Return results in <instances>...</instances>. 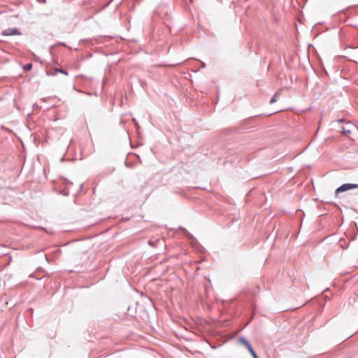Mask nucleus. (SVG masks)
<instances>
[{
	"instance_id": "obj_3",
	"label": "nucleus",
	"mask_w": 358,
	"mask_h": 358,
	"mask_svg": "<svg viewBox=\"0 0 358 358\" xmlns=\"http://www.w3.org/2000/svg\"><path fill=\"white\" fill-rule=\"evenodd\" d=\"M355 128V126L350 123H348L345 127H343L342 133L345 135H349L352 129Z\"/></svg>"
},
{
	"instance_id": "obj_9",
	"label": "nucleus",
	"mask_w": 358,
	"mask_h": 358,
	"mask_svg": "<svg viewBox=\"0 0 358 358\" xmlns=\"http://www.w3.org/2000/svg\"><path fill=\"white\" fill-rule=\"evenodd\" d=\"M252 355L254 358H258L257 355L256 354L255 352H254V353H252Z\"/></svg>"
},
{
	"instance_id": "obj_6",
	"label": "nucleus",
	"mask_w": 358,
	"mask_h": 358,
	"mask_svg": "<svg viewBox=\"0 0 358 358\" xmlns=\"http://www.w3.org/2000/svg\"><path fill=\"white\" fill-rule=\"evenodd\" d=\"M55 73H62L65 76H68V72L62 69H59V68H56L55 69Z\"/></svg>"
},
{
	"instance_id": "obj_2",
	"label": "nucleus",
	"mask_w": 358,
	"mask_h": 358,
	"mask_svg": "<svg viewBox=\"0 0 358 358\" xmlns=\"http://www.w3.org/2000/svg\"><path fill=\"white\" fill-rule=\"evenodd\" d=\"M20 31L16 28H8L3 31L2 35L3 36H14L20 35Z\"/></svg>"
},
{
	"instance_id": "obj_5",
	"label": "nucleus",
	"mask_w": 358,
	"mask_h": 358,
	"mask_svg": "<svg viewBox=\"0 0 358 358\" xmlns=\"http://www.w3.org/2000/svg\"><path fill=\"white\" fill-rule=\"evenodd\" d=\"M280 90L278 91L276 93L274 94V95L273 96V97L271 98V99L270 101L271 103H273L278 101V97L280 96Z\"/></svg>"
},
{
	"instance_id": "obj_1",
	"label": "nucleus",
	"mask_w": 358,
	"mask_h": 358,
	"mask_svg": "<svg viewBox=\"0 0 358 358\" xmlns=\"http://www.w3.org/2000/svg\"><path fill=\"white\" fill-rule=\"evenodd\" d=\"M356 188H358V184L345 183L340 186L338 188H337V189L336 190V193L338 194L340 192H345L347 190Z\"/></svg>"
},
{
	"instance_id": "obj_8",
	"label": "nucleus",
	"mask_w": 358,
	"mask_h": 358,
	"mask_svg": "<svg viewBox=\"0 0 358 358\" xmlns=\"http://www.w3.org/2000/svg\"><path fill=\"white\" fill-rule=\"evenodd\" d=\"M248 350H249V352L251 353V355L252 353H254L255 350H253L252 347L250 346V348H248Z\"/></svg>"
},
{
	"instance_id": "obj_4",
	"label": "nucleus",
	"mask_w": 358,
	"mask_h": 358,
	"mask_svg": "<svg viewBox=\"0 0 358 358\" xmlns=\"http://www.w3.org/2000/svg\"><path fill=\"white\" fill-rule=\"evenodd\" d=\"M238 341H239V342H240L241 343H242L243 345H244L247 348V349L251 346V345H250V343L248 341V340H247L246 338H243V337H241V338H239Z\"/></svg>"
},
{
	"instance_id": "obj_7",
	"label": "nucleus",
	"mask_w": 358,
	"mask_h": 358,
	"mask_svg": "<svg viewBox=\"0 0 358 358\" xmlns=\"http://www.w3.org/2000/svg\"><path fill=\"white\" fill-rule=\"evenodd\" d=\"M31 68H32L31 64H27L26 65L24 66L23 69L25 71H28L31 70Z\"/></svg>"
},
{
	"instance_id": "obj_10",
	"label": "nucleus",
	"mask_w": 358,
	"mask_h": 358,
	"mask_svg": "<svg viewBox=\"0 0 358 358\" xmlns=\"http://www.w3.org/2000/svg\"><path fill=\"white\" fill-rule=\"evenodd\" d=\"M47 74L48 75H50V76H55V73H50V72H47Z\"/></svg>"
}]
</instances>
